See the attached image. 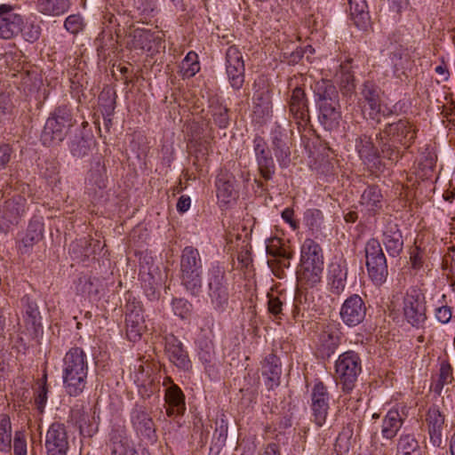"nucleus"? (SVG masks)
Masks as SVG:
<instances>
[{
    "instance_id": "1",
    "label": "nucleus",
    "mask_w": 455,
    "mask_h": 455,
    "mask_svg": "<svg viewBox=\"0 0 455 455\" xmlns=\"http://www.w3.org/2000/svg\"><path fill=\"white\" fill-rule=\"evenodd\" d=\"M88 376V361L85 352L81 347L70 348L63 357L62 381L65 392L76 397L80 395L86 385Z\"/></svg>"
},
{
    "instance_id": "2",
    "label": "nucleus",
    "mask_w": 455,
    "mask_h": 455,
    "mask_svg": "<svg viewBox=\"0 0 455 455\" xmlns=\"http://www.w3.org/2000/svg\"><path fill=\"white\" fill-rule=\"evenodd\" d=\"M76 124L72 110L67 105L54 108L47 118L41 133V141L46 147L60 145Z\"/></svg>"
},
{
    "instance_id": "3",
    "label": "nucleus",
    "mask_w": 455,
    "mask_h": 455,
    "mask_svg": "<svg viewBox=\"0 0 455 455\" xmlns=\"http://www.w3.org/2000/svg\"><path fill=\"white\" fill-rule=\"evenodd\" d=\"M361 371V358L353 350L342 353L335 362L337 380L341 385V389L344 393L348 394L355 388Z\"/></svg>"
},
{
    "instance_id": "4",
    "label": "nucleus",
    "mask_w": 455,
    "mask_h": 455,
    "mask_svg": "<svg viewBox=\"0 0 455 455\" xmlns=\"http://www.w3.org/2000/svg\"><path fill=\"white\" fill-rule=\"evenodd\" d=\"M364 251L369 277L375 285H381L387 280L388 270L380 243L378 239L371 238L366 243Z\"/></svg>"
},
{
    "instance_id": "5",
    "label": "nucleus",
    "mask_w": 455,
    "mask_h": 455,
    "mask_svg": "<svg viewBox=\"0 0 455 455\" xmlns=\"http://www.w3.org/2000/svg\"><path fill=\"white\" fill-rule=\"evenodd\" d=\"M416 132L417 131L412 124L406 119H400L396 123L386 125L385 129L379 133L377 139L381 141L382 152H385L386 148H391V145L387 143L388 141L410 148L414 142Z\"/></svg>"
},
{
    "instance_id": "6",
    "label": "nucleus",
    "mask_w": 455,
    "mask_h": 455,
    "mask_svg": "<svg viewBox=\"0 0 455 455\" xmlns=\"http://www.w3.org/2000/svg\"><path fill=\"white\" fill-rule=\"evenodd\" d=\"M403 316L414 327H420L426 321L425 298L416 288L407 290L403 297Z\"/></svg>"
},
{
    "instance_id": "7",
    "label": "nucleus",
    "mask_w": 455,
    "mask_h": 455,
    "mask_svg": "<svg viewBox=\"0 0 455 455\" xmlns=\"http://www.w3.org/2000/svg\"><path fill=\"white\" fill-rule=\"evenodd\" d=\"M209 296L215 307L220 308L228 303V293L225 283V271L219 264H213L207 275Z\"/></svg>"
},
{
    "instance_id": "8",
    "label": "nucleus",
    "mask_w": 455,
    "mask_h": 455,
    "mask_svg": "<svg viewBox=\"0 0 455 455\" xmlns=\"http://www.w3.org/2000/svg\"><path fill=\"white\" fill-rule=\"evenodd\" d=\"M331 395L327 387L322 382L317 381L313 386L311 391V411L313 421L317 427H323L328 416L330 409Z\"/></svg>"
},
{
    "instance_id": "9",
    "label": "nucleus",
    "mask_w": 455,
    "mask_h": 455,
    "mask_svg": "<svg viewBox=\"0 0 455 455\" xmlns=\"http://www.w3.org/2000/svg\"><path fill=\"white\" fill-rule=\"evenodd\" d=\"M226 71L231 87L240 90L244 83V61L241 51L231 45L226 52Z\"/></svg>"
},
{
    "instance_id": "10",
    "label": "nucleus",
    "mask_w": 455,
    "mask_h": 455,
    "mask_svg": "<svg viewBox=\"0 0 455 455\" xmlns=\"http://www.w3.org/2000/svg\"><path fill=\"white\" fill-rule=\"evenodd\" d=\"M46 455H67L69 436L63 423L53 422L46 432L44 443Z\"/></svg>"
},
{
    "instance_id": "11",
    "label": "nucleus",
    "mask_w": 455,
    "mask_h": 455,
    "mask_svg": "<svg viewBox=\"0 0 455 455\" xmlns=\"http://www.w3.org/2000/svg\"><path fill=\"white\" fill-rule=\"evenodd\" d=\"M131 422L136 434L144 440H156V426L148 410L136 403L131 411Z\"/></svg>"
},
{
    "instance_id": "12",
    "label": "nucleus",
    "mask_w": 455,
    "mask_h": 455,
    "mask_svg": "<svg viewBox=\"0 0 455 455\" xmlns=\"http://www.w3.org/2000/svg\"><path fill=\"white\" fill-rule=\"evenodd\" d=\"M366 305L358 294H352L342 303L339 316L342 322L349 327L360 324L366 315Z\"/></svg>"
},
{
    "instance_id": "13",
    "label": "nucleus",
    "mask_w": 455,
    "mask_h": 455,
    "mask_svg": "<svg viewBox=\"0 0 455 455\" xmlns=\"http://www.w3.org/2000/svg\"><path fill=\"white\" fill-rule=\"evenodd\" d=\"M11 4H0V38L10 40L17 36L23 26V18L13 12Z\"/></svg>"
},
{
    "instance_id": "14",
    "label": "nucleus",
    "mask_w": 455,
    "mask_h": 455,
    "mask_svg": "<svg viewBox=\"0 0 455 455\" xmlns=\"http://www.w3.org/2000/svg\"><path fill=\"white\" fill-rule=\"evenodd\" d=\"M164 340V350L170 362L180 371H190L192 362L183 343L173 334L166 335Z\"/></svg>"
},
{
    "instance_id": "15",
    "label": "nucleus",
    "mask_w": 455,
    "mask_h": 455,
    "mask_svg": "<svg viewBox=\"0 0 455 455\" xmlns=\"http://www.w3.org/2000/svg\"><path fill=\"white\" fill-rule=\"evenodd\" d=\"M290 115L298 125H306L309 121L308 100L305 90L296 86L291 91L288 100Z\"/></svg>"
},
{
    "instance_id": "16",
    "label": "nucleus",
    "mask_w": 455,
    "mask_h": 455,
    "mask_svg": "<svg viewBox=\"0 0 455 455\" xmlns=\"http://www.w3.org/2000/svg\"><path fill=\"white\" fill-rule=\"evenodd\" d=\"M253 150L260 176L265 180H270L275 174V166L268 146L262 137L254 138Z\"/></svg>"
},
{
    "instance_id": "17",
    "label": "nucleus",
    "mask_w": 455,
    "mask_h": 455,
    "mask_svg": "<svg viewBox=\"0 0 455 455\" xmlns=\"http://www.w3.org/2000/svg\"><path fill=\"white\" fill-rule=\"evenodd\" d=\"M364 105L363 111H368L369 118L379 122L381 114L380 89L374 83L366 81L361 92Z\"/></svg>"
},
{
    "instance_id": "18",
    "label": "nucleus",
    "mask_w": 455,
    "mask_h": 455,
    "mask_svg": "<svg viewBox=\"0 0 455 455\" xmlns=\"http://www.w3.org/2000/svg\"><path fill=\"white\" fill-rule=\"evenodd\" d=\"M405 406L391 408L382 420L381 435L387 440L395 438L401 429L405 419L407 411Z\"/></svg>"
},
{
    "instance_id": "19",
    "label": "nucleus",
    "mask_w": 455,
    "mask_h": 455,
    "mask_svg": "<svg viewBox=\"0 0 455 455\" xmlns=\"http://www.w3.org/2000/svg\"><path fill=\"white\" fill-rule=\"evenodd\" d=\"M430 443L435 447L443 444V429L445 417L435 405L429 407L425 419Z\"/></svg>"
},
{
    "instance_id": "20",
    "label": "nucleus",
    "mask_w": 455,
    "mask_h": 455,
    "mask_svg": "<svg viewBox=\"0 0 455 455\" xmlns=\"http://www.w3.org/2000/svg\"><path fill=\"white\" fill-rule=\"evenodd\" d=\"M339 330L335 324H327L318 335L317 352L322 357H330L339 347Z\"/></svg>"
},
{
    "instance_id": "21",
    "label": "nucleus",
    "mask_w": 455,
    "mask_h": 455,
    "mask_svg": "<svg viewBox=\"0 0 455 455\" xmlns=\"http://www.w3.org/2000/svg\"><path fill=\"white\" fill-rule=\"evenodd\" d=\"M359 204L362 211L370 216L379 213L384 205V196L380 188L376 185L367 186L361 195Z\"/></svg>"
},
{
    "instance_id": "22",
    "label": "nucleus",
    "mask_w": 455,
    "mask_h": 455,
    "mask_svg": "<svg viewBox=\"0 0 455 455\" xmlns=\"http://www.w3.org/2000/svg\"><path fill=\"white\" fill-rule=\"evenodd\" d=\"M347 267L345 261L331 262L328 268V285L330 291L340 295L346 288Z\"/></svg>"
},
{
    "instance_id": "23",
    "label": "nucleus",
    "mask_w": 455,
    "mask_h": 455,
    "mask_svg": "<svg viewBox=\"0 0 455 455\" xmlns=\"http://www.w3.org/2000/svg\"><path fill=\"white\" fill-rule=\"evenodd\" d=\"M382 242L391 257L398 256L403 248V240L398 225L394 221H387L385 225Z\"/></svg>"
},
{
    "instance_id": "24",
    "label": "nucleus",
    "mask_w": 455,
    "mask_h": 455,
    "mask_svg": "<svg viewBox=\"0 0 455 455\" xmlns=\"http://www.w3.org/2000/svg\"><path fill=\"white\" fill-rule=\"evenodd\" d=\"M323 265L299 262L297 279L301 287L313 288L322 281Z\"/></svg>"
},
{
    "instance_id": "25",
    "label": "nucleus",
    "mask_w": 455,
    "mask_h": 455,
    "mask_svg": "<svg viewBox=\"0 0 455 455\" xmlns=\"http://www.w3.org/2000/svg\"><path fill=\"white\" fill-rule=\"evenodd\" d=\"M282 369L280 359L274 354L266 356L262 363V375L265 377V385L271 390L280 385Z\"/></svg>"
},
{
    "instance_id": "26",
    "label": "nucleus",
    "mask_w": 455,
    "mask_h": 455,
    "mask_svg": "<svg viewBox=\"0 0 455 455\" xmlns=\"http://www.w3.org/2000/svg\"><path fill=\"white\" fill-rule=\"evenodd\" d=\"M319 121L328 131H332L339 126L341 112L339 101L338 103H325L318 106Z\"/></svg>"
},
{
    "instance_id": "27",
    "label": "nucleus",
    "mask_w": 455,
    "mask_h": 455,
    "mask_svg": "<svg viewBox=\"0 0 455 455\" xmlns=\"http://www.w3.org/2000/svg\"><path fill=\"white\" fill-rule=\"evenodd\" d=\"M134 381L138 386L139 393L144 398L150 397L157 388V384L148 365H140L134 374Z\"/></svg>"
},
{
    "instance_id": "28",
    "label": "nucleus",
    "mask_w": 455,
    "mask_h": 455,
    "mask_svg": "<svg viewBox=\"0 0 455 455\" xmlns=\"http://www.w3.org/2000/svg\"><path fill=\"white\" fill-rule=\"evenodd\" d=\"M164 399L169 405L168 416L180 415L185 411V395L178 385H172L166 388Z\"/></svg>"
},
{
    "instance_id": "29",
    "label": "nucleus",
    "mask_w": 455,
    "mask_h": 455,
    "mask_svg": "<svg viewBox=\"0 0 455 455\" xmlns=\"http://www.w3.org/2000/svg\"><path fill=\"white\" fill-rule=\"evenodd\" d=\"M355 149L365 164H376L379 158V153L371 137L367 135L358 137L355 140Z\"/></svg>"
},
{
    "instance_id": "30",
    "label": "nucleus",
    "mask_w": 455,
    "mask_h": 455,
    "mask_svg": "<svg viewBox=\"0 0 455 455\" xmlns=\"http://www.w3.org/2000/svg\"><path fill=\"white\" fill-rule=\"evenodd\" d=\"M299 262L323 265V255L321 246L313 239L307 238L300 248Z\"/></svg>"
},
{
    "instance_id": "31",
    "label": "nucleus",
    "mask_w": 455,
    "mask_h": 455,
    "mask_svg": "<svg viewBox=\"0 0 455 455\" xmlns=\"http://www.w3.org/2000/svg\"><path fill=\"white\" fill-rule=\"evenodd\" d=\"M235 178L228 173H220L216 180L217 196L224 204L229 203L235 196L234 189Z\"/></svg>"
},
{
    "instance_id": "32",
    "label": "nucleus",
    "mask_w": 455,
    "mask_h": 455,
    "mask_svg": "<svg viewBox=\"0 0 455 455\" xmlns=\"http://www.w3.org/2000/svg\"><path fill=\"white\" fill-rule=\"evenodd\" d=\"M348 1V12L354 24L359 28H363L366 27L370 16L368 12V5L365 0H347Z\"/></svg>"
},
{
    "instance_id": "33",
    "label": "nucleus",
    "mask_w": 455,
    "mask_h": 455,
    "mask_svg": "<svg viewBox=\"0 0 455 455\" xmlns=\"http://www.w3.org/2000/svg\"><path fill=\"white\" fill-rule=\"evenodd\" d=\"M125 323L128 339L132 341L140 339L145 328L140 309L126 313Z\"/></svg>"
},
{
    "instance_id": "34",
    "label": "nucleus",
    "mask_w": 455,
    "mask_h": 455,
    "mask_svg": "<svg viewBox=\"0 0 455 455\" xmlns=\"http://www.w3.org/2000/svg\"><path fill=\"white\" fill-rule=\"evenodd\" d=\"M132 46L135 49H140L150 52L153 44L159 42L161 39L158 35L147 29L137 28L132 35Z\"/></svg>"
},
{
    "instance_id": "35",
    "label": "nucleus",
    "mask_w": 455,
    "mask_h": 455,
    "mask_svg": "<svg viewBox=\"0 0 455 455\" xmlns=\"http://www.w3.org/2000/svg\"><path fill=\"white\" fill-rule=\"evenodd\" d=\"M315 93L317 106L324 105L325 103H338L339 101V92L330 81L322 80L317 83Z\"/></svg>"
},
{
    "instance_id": "36",
    "label": "nucleus",
    "mask_w": 455,
    "mask_h": 455,
    "mask_svg": "<svg viewBox=\"0 0 455 455\" xmlns=\"http://www.w3.org/2000/svg\"><path fill=\"white\" fill-rule=\"evenodd\" d=\"M181 285L194 297L202 291V270L180 271Z\"/></svg>"
},
{
    "instance_id": "37",
    "label": "nucleus",
    "mask_w": 455,
    "mask_h": 455,
    "mask_svg": "<svg viewBox=\"0 0 455 455\" xmlns=\"http://www.w3.org/2000/svg\"><path fill=\"white\" fill-rule=\"evenodd\" d=\"M275 156L282 168H285L291 162V150L286 142V136L281 132H275L272 140Z\"/></svg>"
},
{
    "instance_id": "38",
    "label": "nucleus",
    "mask_w": 455,
    "mask_h": 455,
    "mask_svg": "<svg viewBox=\"0 0 455 455\" xmlns=\"http://www.w3.org/2000/svg\"><path fill=\"white\" fill-rule=\"evenodd\" d=\"M180 267V271L202 270L199 251L193 246H186L181 251Z\"/></svg>"
},
{
    "instance_id": "39",
    "label": "nucleus",
    "mask_w": 455,
    "mask_h": 455,
    "mask_svg": "<svg viewBox=\"0 0 455 455\" xmlns=\"http://www.w3.org/2000/svg\"><path fill=\"white\" fill-rule=\"evenodd\" d=\"M267 310L275 319L281 320L283 314V307L288 300L287 294L284 291L272 290L267 293Z\"/></svg>"
},
{
    "instance_id": "40",
    "label": "nucleus",
    "mask_w": 455,
    "mask_h": 455,
    "mask_svg": "<svg viewBox=\"0 0 455 455\" xmlns=\"http://www.w3.org/2000/svg\"><path fill=\"white\" fill-rule=\"evenodd\" d=\"M37 10L45 14L59 16L68 11L69 0H38Z\"/></svg>"
},
{
    "instance_id": "41",
    "label": "nucleus",
    "mask_w": 455,
    "mask_h": 455,
    "mask_svg": "<svg viewBox=\"0 0 455 455\" xmlns=\"http://www.w3.org/2000/svg\"><path fill=\"white\" fill-rule=\"evenodd\" d=\"M396 455H420L419 441L412 434H402L396 444Z\"/></svg>"
},
{
    "instance_id": "42",
    "label": "nucleus",
    "mask_w": 455,
    "mask_h": 455,
    "mask_svg": "<svg viewBox=\"0 0 455 455\" xmlns=\"http://www.w3.org/2000/svg\"><path fill=\"white\" fill-rule=\"evenodd\" d=\"M43 238V229L40 225H29L26 234L20 240V251L21 253H28L32 247Z\"/></svg>"
},
{
    "instance_id": "43",
    "label": "nucleus",
    "mask_w": 455,
    "mask_h": 455,
    "mask_svg": "<svg viewBox=\"0 0 455 455\" xmlns=\"http://www.w3.org/2000/svg\"><path fill=\"white\" fill-rule=\"evenodd\" d=\"M353 435L354 428L350 424L345 426L339 432L335 443V451L338 455L347 454L350 451L354 443Z\"/></svg>"
},
{
    "instance_id": "44",
    "label": "nucleus",
    "mask_w": 455,
    "mask_h": 455,
    "mask_svg": "<svg viewBox=\"0 0 455 455\" xmlns=\"http://www.w3.org/2000/svg\"><path fill=\"white\" fill-rule=\"evenodd\" d=\"M12 448V424L10 417L0 415V451L9 452Z\"/></svg>"
},
{
    "instance_id": "45",
    "label": "nucleus",
    "mask_w": 455,
    "mask_h": 455,
    "mask_svg": "<svg viewBox=\"0 0 455 455\" xmlns=\"http://www.w3.org/2000/svg\"><path fill=\"white\" fill-rule=\"evenodd\" d=\"M172 309L173 314L180 317L181 320H189L192 312L193 305L184 298H173L172 299Z\"/></svg>"
},
{
    "instance_id": "46",
    "label": "nucleus",
    "mask_w": 455,
    "mask_h": 455,
    "mask_svg": "<svg viewBox=\"0 0 455 455\" xmlns=\"http://www.w3.org/2000/svg\"><path fill=\"white\" fill-rule=\"evenodd\" d=\"M303 221L313 233L319 232L323 222V216L318 209H307L304 212Z\"/></svg>"
},
{
    "instance_id": "47",
    "label": "nucleus",
    "mask_w": 455,
    "mask_h": 455,
    "mask_svg": "<svg viewBox=\"0 0 455 455\" xmlns=\"http://www.w3.org/2000/svg\"><path fill=\"white\" fill-rule=\"evenodd\" d=\"M211 115L214 123L220 128H227L229 124L228 109L222 104H213L210 106Z\"/></svg>"
},
{
    "instance_id": "48",
    "label": "nucleus",
    "mask_w": 455,
    "mask_h": 455,
    "mask_svg": "<svg viewBox=\"0 0 455 455\" xmlns=\"http://www.w3.org/2000/svg\"><path fill=\"white\" fill-rule=\"evenodd\" d=\"M15 109L13 94L10 92H0V120L10 118Z\"/></svg>"
},
{
    "instance_id": "49",
    "label": "nucleus",
    "mask_w": 455,
    "mask_h": 455,
    "mask_svg": "<svg viewBox=\"0 0 455 455\" xmlns=\"http://www.w3.org/2000/svg\"><path fill=\"white\" fill-rule=\"evenodd\" d=\"M41 27L39 22L36 20L27 21L21 26L20 33L23 38L28 43L36 42L41 36Z\"/></svg>"
},
{
    "instance_id": "50",
    "label": "nucleus",
    "mask_w": 455,
    "mask_h": 455,
    "mask_svg": "<svg viewBox=\"0 0 455 455\" xmlns=\"http://www.w3.org/2000/svg\"><path fill=\"white\" fill-rule=\"evenodd\" d=\"M49 392L47 386V374L44 372L43 378L38 383V387L36 391L35 395V403L36 405L37 410L40 412L44 411L45 404L47 403V394Z\"/></svg>"
},
{
    "instance_id": "51",
    "label": "nucleus",
    "mask_w": 455,
    "mask_h": 455,
    "mask_svg": "<svg viewBox=\"0 0 455 455\" xmlns=\"http://www.w3.org/2000/svg\"><path fill=\"white\" fill-rule=\"evenodd\" d=\"M182 69L187 77L194 76L200 70L198 56L195 52H189L182 60Z\"/></svg>"
},
{
    "instance_id": "52",
    "label": "nucleus",
    "mask_w": 455,
    "mask_h": 455,
    "mask_svg": "<svg viewBox=\"0 0 455 455\" xmlns=\"http://www.w3.org/2000/svg\"><path fill=\"white\" fill-rule=\"evenodd\" d=\"M87 180L90 184L99 188H106L107 175L105 167L98 163L96 166L90 171Z\"/></svg>"
},
{
    "instance_id": "53",
    "label": "nucleus",
    "mask_w": 455,
    "mask_h": 455,
    "mask_svg": "<svg viewBox=\"0 0 455 455\" xmlns=\"http://www.w3.org/2000/svg\"><path fill=\"white\" fill-rule=\"evenodd\" d=\"M427 259V253L424 248L421 247V243L416 241L415 247L411 251V264L414 270H419L423 267L425 260Z\"/></svg>"
},
{
    "instance_id": "54",
    "label": "nucleus",
    "mask_w": 455,
    "mask_h": 455,
    "mask_svg": "<svg viewBox=\"0 0 455 455\" xmlns=\"http://www.w3.org/2000/svg\"><path fill=\"white\" fill-rule=\"evenodd\" d=\"M307 296L303 293H297L294 297L293 301V309H292V317L294 320H298L300 316L304 317L305 312L307 311L308 307H307Z\"/></svg>"
},
{
    "instance_id": "55",
    "label": "nucleus",
    "mask_w": 455,
    "mask_h": 455,
    "mask_svg": "<svg viewBox=\"0 0 455 455\" xmlns=\"http://www.w3.org/2000/svg\"><path fill=\"white\" fill-rule=\"evenodd\" d=\"M134 8L140 20L148 19L156 9V4L152 0H134Z\"/></svg>"
},
{
    "instance_id": "56",
    "label": "nucleus",
    "mask_w": 455,
    "mask_h": 455,
    "mask_svg": "<svg viewBox=\"0 0 455 455\" xmlns=\"http://www.w3.org/2000/svg\"><path fill=\"white\" fill-rule=\"evenodd\" d=\"M282 239L278 237H271L267 240L266 251L268 255L275 258L284 255L286 250L282 246Z\"/></svg>"
},
{
    "instance_id": "57",
    "label": "nucleus",
    "mask_w": 455,
    "mask_h": 455,
    "mask_svg": "<svg viewBox=\"0 0 455 455\" xmlns=\"http://www.w3.org/2000/svg\"><path fill=\"white\" fill-rule=\"evenodd\" d=\"M65 28L71 34H77L83 29V18L78 14L69 15L64 22Z\"/></svg>"
},
{
    "instance_id": "58",
    "label": "nucleus",
    "mask_w": 455,
    "mask_h": 455,
    "mask_svg": "<svg viewBox=\"0 0 455 455\" xmlns=\"http://www.w3.org/2000/svg\"><path fill=\"white\" fill-rule=\"evenodd\" d=\"M453 379L452 369L449 363H442L440 367L439 380L435 389H442L444 385L450 384Z\"/></svg>"
},
{
    "instance_id": "59",
    "label": "nucleus",
    "mask_w": 455,
    "mask_h": 455,
    "mask_svg": "<svg viewBox=\"0 0 455 455\" xmlns=\"http://www.w3.org/2000/svg\"><path fill=\"white\" fill-rule=\"evenodd\" d=\"M13 454L27 455V440L24 432L17 431L13 439Z\"/></svg>"
},
{
    "instance_id": "60",
    "label": "nucleus",
    "mask_w": 455,
    "mask_h": 455,
    "mask_svg": "<svg viewBox=\"0 0 455 455\" xmlns=\"http://www.w3.org/2000/svg\"><path fill=\"white\" fill-rule=\"evenodd\" d=\"M6 204L8 209L12 211L13 213L17 216L22 214L25 212L26 199L21 196L13 197L12 199L7 201Z\"/></svg>"
},
{
    "instance_id": "61",
    "label": "nucleus",
    "mask_w": 455,
    "mask_h": 455,
    "mask_svg": "<svg viewBox=\"0 0 455 455\" xmlns=\"http://www.w3.org/2000/svg\"><path fill=\"white\" fill-rule=\"evenodd\" d=\"M127 443V440H121L120 446L114 448L115 453H124V455H150L149 452L142 447H138L135 449H125L124 445Z\"/></svg>"
},
{
    "instance_id": "62",
    "label": "nucleus",
    "mask_w": 455,
    "mask_h": 455,
    "mask_svg": "<svg viewBox=\"0 0 455 455\" xmlns=\"http://www.w3.org/2000/svg\"><path fill=\"white\" fill-rule=\"evenodd\" d=\"M435 315L441 323H448L452 316V308L446 305H442L435 308Z\"/></svg>"
},
{
    "instance_id": "63",
    "label": "nucleus",
    "mask_w": 455,
    "mask_h": 455,
    "mask_svg": "<svg viewBox=\"0 0 455 455\" xmlns=\"http://www.w3.org/2000/svg\"><path fill=\"white\" fill-rule=\"evenodd\" d=\"M443 266L449 271L455 269V245H451L447 248V251L443 256Z\"/></svg>"
},
{
    "instance_id": "64",
    "label": "nucleus",
    "mask_w": 455,
    "mask_h": 455,
    "mask_svg": "<svg viewBox=\"0 0 455 455\" xmlns=\"http://www.w3.org/2000/svg\"><path fill=\"white\" fill-rule=\"evenodd\" d=\"M199 359L205 364H210L214 359V349L212 345L206 344L204 347L200 348L198 352Z\"/></svg>"
}]
</instances>
